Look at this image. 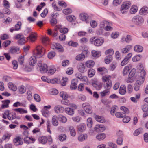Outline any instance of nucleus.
Returning <instances> with one entry per match:
<instances>
[{"label": "nucleus", "mask_w": 148, "mask_h": 148, "mask_svg": "<svg viewBox=\"0 0 148 148\" xmlns=\"http://www.w3.org/2000/svg\"><path fill=\"white\" fill-rule=\"evenodd\" d=\"M85 58L84 54L82 53L77 55L75 58V59L77 60H83Z\"/></svg>", "instance_id": "bb28decb"}, {"label": "nucleus", "mask_w": 148, "mask_h": 148, "mask_svg": "<svg viewBox=\"0 0 148 148\" xmlns=\"http://www.w3.org/2000/svg\"><path fill=\"white\" fill-rule=\"evenodd\" d=\"M64 110L65 109L64 107L60 105L56 106L54 108L55 112L57 114L63 113Z\"/></svg>", "instance_id": "1a4fd4ad"}, {"label": "nucleus", "mask_w": 148, "mask_h": 148, "mask_svg": "<svg viewBox=\"0 0 148 148\" xmlns=\"http://www.w3.org/2000/svg\"><path fill=\"white\" fill-rule=\"evenodd\" d=\"M140 15H145L148 13V7L146 6L143 7L139 11Z\"/></svg>", "instance_id": "ddd939ff"}, {"label": "nucleus", "mask_w": 148, "mask_h": 148, "mask_svg": "<svg viewBox=\"0 0 148 148\" xmlns=\"http://www.w3.org/2000/svg\"><path fill=\"white\" fill-rule=\"evenodd\" d=\"M130 3L129 2H127L124 3L121 5V6L123 8L127 10L130 7Z\"/></svg>", "instance_id": "c9c22d12"}, {"label": "nucleus", "mask_w": 148, "mask_h": 148, "mask_svg": "<svg viewBox=\"0 0 148 148\" xmlns=\"http://www.w3.org/2000/svg\"><path fill=\"white\" fill-rule=\"evenodd\" d=\"M143 132V129L142 128H140L136 130L134 133V135L135 136H136L142 133Z\"/></svg>", "instance_id": "de8ad7c7"}, {"label": "nucleus", "mask_w": 148, "mask_h": 148, "mask_svg": "<svg viewBox=\"0 0 148 148\" xmlns=\"http://www.w3.org/2000/svg\"><path fill=\"white\" fill-rule=\"evenodd\" d=\"M132 21L136 25L140 26L144 22V20L142 17L137 16L133 18L132 19Z\"/></svg>", "instance_id": "f03ea898"}, {"label": "nucleus", "mask_w": 148, "mask_h": 148, "mask_svg": "<svg viewBox=\"0 0 148 148\" xmlns=\"http://www.w3.org/2000/svg\"><path fill=\"white\" fill-rule=\"evenodd\" d=\"M38 140L40 143L45 144L47 143L48 139L45 136H41L38 138Z\"/></svg>", "instance_id": "a211bd4d"}, {"label": "nucleus", "mask_w": 148, "mask_h": 148, "mask_svg": "<svg viewBox=\"0 0 148 148\" xmlns=\"http://www.w3.org/2000/svg\"><path fill=\"white\" fill-rule=\"evenodd\" d=\"M130 70V69L129 67L127 66H125L122 71L123 75L125 76L127 75Z\"/></svg>", "instance_id": "e433bc0d"}, {"label": "nucleus", "mask_w": 148, "mask_h": 148, "mask_svg": "<svg viewBox=\"0 0 148 148\" xmlns=\"http://www.w3.org/2000/svg\"><path fill=\"white\" fill-rule=\"evenodd\" d=\"M141 57L142 56L140 55L136 56L132 58V60L134 62L138 61L141 59Z\"/></svg>", "instance_id": "49530a36"}, {"label": "nucleus", "mask_w": 148, "mask_h": 148, "mask_svg": "<svg viewBox=\"0 0 148 148\" xmlns=\"http://www.w3.org/2000/svg\"><path fill=\"white\" fill-rule=\"evenodd\" d=\"M92 56L95 57H98L101 55V52L99 51H93L92 52Z\"/></svg>", "instance_id": "c03bdc74"}, {"label": "nucleus", "mask_w": 148, "mask_h": 148, "mask_svg": "<svg viewBox=\"0 0 148 148\" xmlns=\"http://www.w3.org/2000/svg\"><path fill=\"white\" fill-rule=\"evenodd\" d=\"M112 60V56L111 55H109L107 56L105 58V62L106 64L110 63Z\"/></svg>", "instance_id": "7c9ffc66"}, {"label": "nucleus", "mask_w": 148, "mask_h": 148, "mask_svg": "<svg viewBox=\"0 0 148 148\" xmlns=\"http://www.w3.org/2000/svg\"><path fill=\"white\" fill-rule=\"evenodd\" d=\"M45 109L43 108L41 110L42 115L45 117H47L49 114V111H45Z\"/></svg>", "instance_id": "680f3d73"}, {"label": "nucleus", "mask_w": 148, "mask_h": 148, "mask_svg": "<svg viewBox=\"0 0 148 148\" xmlns=\"http://www.w3.org/2000/svg\"><path fill=\"white\" fill-rule=\"evenodd\" d=\"M26 41L25 39V38L23 37L19 39L18 41V42L19 44L20 45H22L24 44L25 42Z\"/></svg>", "instance_id": "13d9d810"}, {"label": "nucleus", "mask_w": 148, "mask_h": 148, "mask_svg": "<svg viewBox=\"0 0 148 148\" xmlns=\"http://www.w3.org/2000/svg\"><path fill=\"white\" fill-rule=\"evenodd\" d=\"M85 126L84 124H80L78 126V129L79 131L82 132L84 130Z\"/></svg>", "instance_id": "864d4df0"}, {"label": "nucleus", "mask_w": 148, "mask_h": 148, "mask_svg": "<svg viewBox=\"0 0 148 148\" xmlns=\"http://www.w3.org/2000/svg\"><path fill=\"white\" fill-rule=\"evenodd\" d=\"M119 92L122 95H124L126 93V86L125 85L121 86L119 90Z\"/></svg>", "instance_id": "aec40b11"}, {"label": "nucleus", "mask_w": 148, "mask_h": 148, "mask_svg": "<svg viewBox=\"0 0 148 148\" xmlns=\"http://www.w3.org/2000/svg\"><path fill=\"white\" fill-rule=\"evenodd\" d=\"M93 122L92 119L91 118H89L87 120V125L89 128H90L92 125Z\"/></svg>", "instance_id": "79ce46f5"}, {"label": "nucleus", "mask_w": 148, "mask_h": 148, "mask_svg": "<svg viewBox=\"0 0 148 148\" xmlns=\"http://www.w3.org/2000/svg\"><path fill=\"white\" fill-rule=\"evenodd\" d=\"M56 69L55 68L50 69H47L46 73L50 75H52L56 71Z\"/></svg>", "instance_id": "a19ab883"}, {"label": "nucleus", "mask_w": 148, "mask_h": 148, "mask_svg": "<svg viewBox=\"0 0 148 148\" xmlns=\"http://www.w3.org/2000/svg\"><path fill=\"white\" fill-rule=\"evenodd\" d=\"M50 22L52 26H54L57 23V20L54 18H52L50 20Z\"/></svg>", "instance_id": "69168bd1"}, {"label": "nucleus", "mask_w": 148, "mask_h": 148, "mask_svg": "<svg viewBox=\"0 0 148 148\" xmlns=\"http://www.w3.org/2000/svg\"><path fill=\"white\" fill-rule=\"evenodd\" d=\"M68 45L69 46L74 47H76L78 45V44L77 42H74L72 41L69 42L68 43Z\"/></svg>", "instance_id": "338daca9"}, {"label": "nucleus", "mask_w": 148, "mask_h": 148, "mask_svg": "<svg viewBox=\"0 0 148 148\" xmlns=\"http://www.w3.org/2000/svg\"><path fill=\"white\" fill-rule=\"evenodd\" d=\"M132 40V37L130 35H128L126 37H123L121 39V42L124 43L125 41L127 43H129Z\"/></svg>", "instance_id": "f8f14e48"}, {"label": "nucleus", "mask_w": 148, "mask_h": 148, "mask_svg": "<svg viewBox=\"0 0 148 148\" xmlns=\"http://www.w3.org/2000/svg\"><path fill=\"white\" fill-rule=\"evenodd\" d=\"M132 46L127 45L125 47L123 48L121 50V52L123 53H126L128 52L132 49Z\"/></svg>", "instance_id": "4468645a"}, {"label": "nucleus", "mask_w": 148, "mask_h": 148, "mask_svg": "<svg viewBox=\"0 0 148 148\" xmlns=\"http://www.w3.org/2000/svg\"><path fill=\"white\" fill-rule=\"evenodd\" d=\"M58 118L60 122L63 123H65L67 121L66 118L64 116L61 115H58Z\"/></svg>", "instance_id": "4be33fe9"}, {"label": "nucleus", "mask_w": 148, "mask_h": 148, "mask_svg": "<svg viewBox=\"0 0 148 148\" xmlns=\"http://www.w3.org/2000/svg\"><path fill=\"white\" fill-rule=\"evenodd\" d=\"M64 110L66 113L69 115H72L74 113V109L70 108H66Z\"/></svg>", "instance_id": "412c9836"}, {"label": "nucleus", "mask_w": 148, "mask_h": 148, "mask_svg": "<svg viewBox=\"0 0 148 148\" xmlns=\"http://www.w3.org/2000/svg\"><path fill=\"white\" fill-rule=\"evenodd\" d=\"M8 119L12 120L16 118V114L14 112L10 113L8 118Z\"/></svg>", "instance_id": "393cba45"}, {"label": "nucleus", "mask_w": 148, "mask_h": 148, "mask_svg": "<svg viewBox=\"0 0 148 148\" xmlns=\"http://www.w3.org/2000/svg\"><path fill=\"white\" fill-rule=\"evenodd\" d=\"M95 71L94 69H90L88 71V75L90 77H91L95 74Z\"/></svg>", "instance_id": "ea45409f"}, {"label": "nucleus", "mask_w": 148, "mask_h": 148, "mask_svg": "<svg viewBox=\"0 0 148 148\" xmlns=\"http://www.w3.org/2000/svg\"><path fill=\"white\" fill-rule=\"evenodd\" d=\"M118 107L116 106H113L111 109L110 113L111 114L114 115L115 114V112L116 111V110L117 109Z\"/></svg>", "instance_id": "603ef678"}, {"label": "nucleus", "mask_w": 148, "mask_h": 148, "mask_svg": "<svg viewBox=\"0 0 148 148\" xmlns=\"http://www.w3.org/2000/svg\"><path fill=\"white\" fill-rule=\"evenodd\" d=\"M111 76L109 75H105L103 77L102 80L104 83L108 82L109 81H111L110 80Z\"/></svg>", "instance_id": "4c0bfd02"}, {"label": "nucleus", "mask_w": 148, "mask_h": 148, "mask_svg": "<svg viewBox=\"0 0 148 148\" xmlns=\"http://www.w3.org/2000/svg\"><path fill=\"white\" fill-rule=\"evenodd\" d=\"M14 110L17 112H19L21 114L23 113H27V111L22 108H18L15 109Z\"/></svg>", "instance_id": "f704fd0d"}, {"label": "nucleus", "mask_w": 148, "mask_h": 148, "mask_svg": "<svg viewBox=\"0 0 148 148\" xmlns=\"http://www.w3.org/2000/svg\"><path fill=\"white\" fill-rule=\"evenodd\" d=\"M78 80L77 79H73L71 81V83L70 86V88L71 90H75L77 87Z\"/></svg>", "instance_id": "9d476101"}, {"label": "nucleus", "mask_w": 148, "mask_h": 148, "mask_svg": "<svg viewBox=\"0 0 148 148\" xmlns=\"http://www.w3.org/2000/svg\"><path fill=\"white\" fill-rule=\"evenodd\" d=\"M60 95L63 99H66L68 97L66 93L64 92H61L60 93Z\"/></svg>", "instance_id": "3c124183"}, {"label": "nucleus", "mask_w": 148, "mask_h": 148, "mask_svg": "<svg viewBox=\"0 0 148 148\" xmlns=\"http://www.w3.org/2000/svg\"><path fill=\"white\" fill-rule=\"evenodd\" d=\"M104 41V39L103 38H99L94 40L92 42L95 46H99L103 44Z\"/></svg>", "instance_id": "39448f33"}, {"label": "nucleus", "mask_w": 148, "mask_h": 148, "mask_svg": "<svg viewBox=\"0 0 148 148\" xmlns=\"http://www.w3.org/2000/svg\"><path fill=\"white\" fill-rule=\"evenodd\" d=\"M18 63L17 61L15 60H14L12 61V64L14 69H17L18 67Z\"/></svg>", "instance_id": "4d7b16f0"}, {"label": "nucleus", "mask_w": 148, "mask_h": 148, "mask_svg": "<svg viewBox=\"0 0 148 148\" xmlns=\"http://www.w3.org/2000/svg\"><path fill=\"white\" fill-rule=\"evenodd\" d=\"M78 69L79 71L81 73H84L86 71L84 65L83 63H81L79 65Z\"/></svg>", "instance_id": "cd10ccee"}, {"label": "nucleus", "mask_w": 148, "mask_h": 148, "mask_svg": "<svg viewBox=\"0 0 148 148\" xmlns=\"http://www.w3.org/2000/svg\"><path fill=\"white\" fill-rule=\"evenodd\" d=\"M120 109L124 112V114H129L130 113V111L128 108L125 106H121L120 108Z\"/></svg>", "instance_id": "6e6d98bb"}, {"label": "nucleus", "mask_w": 148, "mask_h": 148, "mask_svg": "<svg viewBox=\"0 0 148 148\" xmlns=\"http://www.w3.org/2000/svg\"><path fill=\"white\" fill-rule=\"evenodd\" d=\"M9 52L12 54L18 53H19V48L15 46L11 47L9 50Z\"/></svg>", "instance_id": "0eeeda50"}, {"label": "nucleus", "mask_w": 148, "mask_h": 148, "mask_svg": "<svg viewBox=\"0 0 148 148\" xmlns=\"http://www.w3.org/2000/svg\"><path fill=\"white\" fill-rule=\"evenodd\" d=\"M2 102L3 103V104L1 106V108H5L9 107V104L10 103V101L9 100H5L2 101Z\"/></svg>", "instance_id": "f3484780"}, {"label": "nucleus", "mask_w": 148, "mask_h": 148, "mask_svg": "<svg viewBox=\"0 0 148 148\" xmlns=\"http://www.w3.org/2000/svg\"><path fill=\"white\" fill-rule=\"evenodd\" d=\"M136 73V69H132L130 71L129 75V77L127 80L126 82L127 83L132 82L133 80L132 78L133 77Z\"/></svg>", "instance_id": "423d86ee"}, {"label": "nucleus", "mask_w": 148, "mask_h": 148, "mask_svg": "<svg viewBox=\"0 0 148 148\" xmlns=\"http://www.w3.org/2000/svg\"><path fill=\"white\" fill-rule=\"evenodd\" d=\"M82 106L85 112L91 114L92 110L91 106L87 103H85L82 104Z\"/></svg>", "instance_id": "20e7f679"}, {"label": "nucleus", "mask_w": 148, "mask_h": 148, "mask_svg": "<svg viewBox=\"0 0 148 148\" xmlns=\"http://www.w3.org/2000/svg\"><path fill=\"white\" fill-rule=\"evenodd\" d=\"M138 10L137 6H132L130 10V12L132 14L135 13Z\"/></svg>", "instance_id": "37998d69"}, {"label": "nucleus", "mask_w": 148, "mask_h": 148, "mask_svg": "<svg viewBox=\"0 0 148 148\" xmlns=\"http://www.w3.org/2000/svg\"><path fill=\"white\" fill-rule=\"evenodd\" d=\"M106 137L105 134L104 133L98 134L96 136L97 139L100 140L104 139Z\"/></svg>", "instance_id": "c756f323"}, {"label": "nucleus", "mask_w": 148, "mask_h": 148, "mask_svg": "<svg viewBox=\"0 0 148 148\" xmlns=\"http://www.w3.org/2000/svg\"><path fill=\"white\" fill-rule=\"evenodd\" d=\"M60 82V79L55 78L52 79H50L49 81V83H51L52 84H59Z\"/></svg>", "instance_id": "473e14b6"}, {"label": "nucleus", "mask_w": 148, "mask_h": 148, "mask_svg": "<svg viewBox=\"0 0 148 148\" xmlns=\"http://www.w3.org/2000/svg\"><path fill=\"white\" fill-rule=\"evenodd\" d=\"M95 64L94 62L92 60H89L86 62L85 65L88 68H91L94 66Z\"/></svg>", "instance_id": "6ab92c4d"}, {"label": "nucleus", "mask_w": 148, "mask_h": 148, "mask_svg": "<svg viewBox=\"0 0 148 148\" xmlns=\"http://www.w3.org/2000/svg\"><path fill=\"white\" fill-rule=\"evenodd\" d=\"M97 71H99L102 72L103 73H107V70L104 67H100L97 69Z\"/></svg>", "instance_id": "052dcab7"}, {"label": "nucleus", "mask_w": 148, "mask_h": 148, "mask_svg": "<svg viewBox=\"0 0 148 148\" xmlns=\"http://www.w3.org/2000/svg\"><path fill=\"white\" fill-rule=\"evenodd\" d=\"M110 92L109 90L106 89V90L101 92H100V95L102 97H103L108 95L110 93Z\"/></svg>", "instance_id": "a18cd8bd"}, {"label": "nucleus", "mask_w": 148, "mask_h": 148, "mask_svg": "<svg viewBox=\"0 0 148 148\" xmlns=\"http://www.w3.org/2000/svg\"><path fill=\"white\" fill-rule=\"evenodd\" d=\"M104 88L109 90L112 86V81H109L108 82L104 83Z\"/></svg>", "instance_id": "5701e85b"}, {"label": "nucleus", "mask_w": 148, "mask_h": 148, "mask_svg": "<svg viewBox=\"0 0 148 148\" xmlns=\"http://www.w3.org/2000/svg\"><path fill=\"white\" fill-rule=\"evenodd\" d=\"M95 118L97 121L101 123H103L105 121V120L104 118L100 116L96 115Z\"/></svg>", "instance_id": "b1692460"}, {"label": "nucleus", "mask_w": 148, "mask_h": 148, "mask_svg": "<svg viewBox=\"0 0 148 148\" xmlns=\"http://www.w3.org/2000/svg\"><path fill=\"white\" fill-rule=\"evenodd\" d=\"M80 19L83 21H85L86 23H89L88 21V15L85 13H82L80 15Z\"/></svg>", "instance_id": "9b49d317"}, {"label": "nucleus", "mask_w": 148, "mask_h": 148, "mask_svg": "<svg viewBox=\"0 0 148 148\" xmlns=\"http://www.w3.org/2000/svg\"><path fill=\"white\" fill-rule=\"evenodd\" d=\"M87 138V134H82L78 136V140L80 141H82L86 139Z\"/></svg>", "instance_id": "2f4dec72"}, {"label": "nucleus", "mask_w": 148, "mask_h": 148, "mask_svg": "<svg viewBox=\"0 0 148 148\" xmlns=\"http://www.w3.org/2000/svg\"><path fill=\"white\" fill-rule=\"evenodd\" d=\"M62 82H61V85L64 86L66 85V82L68 80V79L66 77H63L62 79Z\"/></svg>", "instance_id": "e2e57ef3"}, {"label": "nucleus", "mask_w": 148, "mask_h": 148, "mask_svg": "<svg viewBox=\"0 0 148 148\" xmlns=\"http://www.w3.org/2000/svg\"><path fill=\"white\" fill-rule=\"evenodd\" d=\"M63 13L66 15L68 14L71 13L72 12V10L70 8H67L64 10L63 11Z\"/></svg>", "instance_id": "bf43d9fd"}, {"label": "nucleus", "mask_w": 148, "mask_h": 148, "mask_svg": "<svg viewBox=\"0 0 148 148\" xmlns=\"http://www.w3.org/2000/svg\"><path fill=\"white\" fill-rule=\"evenodd\" d=\"M69 129L71 135L73 136H74L76 135V132L73 127L71 126L69 127Z\"/></svg>", "instance_id": "09e8293b"}, {"label": "nucleus", "mask_w": 148, "mask_h": 148, "mask_svg": "<svg viewBox=\"0 0 148 148\" xmlns=\"http://www.w3.org/2000/svg\"><path fill=\"white\" fill-rule=\"evenodd\" d=\"M56 55V53L55 52L51 51L49 52L48 55V57L49 59H51L53 58Z\"/></svg>", "instance_id": "0e129e2a"}, {"label": "nucleus", "mask_w": 148, "mask_h": 148, "mask_svg": "<svg viewBox=\"0 0 148 148\" xmlns=\"http://www.w3.org/2000/svg\"><path fill=\"white\" fill-rule=\"evenodd\" d=\"M37 66L40 68L39 70L42 73H46L48 69L47 66L45 64H42L41 60H39Z\"/></svg>", "instance_id": "7ed1b4c3"}, {"label": "nucleus", "mask_w": 148, "mask_h": 148, "mask_svg": "<svg viewBox=\"0 0 148 148\" xmlns=\"http://www.w3.org/2000/svg\"><path fill=\"white\" fill-rule=\"evenodd\" d=\"M57 116H53L52 117V122L53 125L56 126L58 125V122L57 119Z\"/></svg>", "instance_id": "c85d7f7f"}, {"label": "nucleus", "mask_w": 148, "mask_h": 148, "mask_svg": "<svg viewBox=\"0 0 148 148\" xmlns=\"http://www.w3.org/2000/svg\"><path fill=\"white\" fill-rule=\"evenodd\" d=\"M36 39V35L35 34L32 32L29 36L27 37V39L31 42H34Z\"/></svg>", "instance_id": "2eb2a0df"}, {"label": "nucleus", "mask_w": 148, "mask_h": 148, "mask_svg": "<svg viewBox=\"0 0 148 148\" xmlns=\"http://www.w3.org/2000/svg\"><path fill=\"white\" fill-rule=\"evenodd\" d=\"M144 77H140L139 79L136 81L135 84L140 86V85L144 82Z\"/></svg>", "instance_id": "58836bf2"}, {"label": "nucleus", "mask_w": 148, "mask_h": 148, "mask_svg": "<svg viewBox=\"0 0 148 148\" xmlns=\"http://www.w3.org/2000/svg\"><path fill=\"white\" fill-rule=\"evenodd\" d=\"M66 19L68 21L71 22L75 20V18L73 15H69L67 16Z\"/></svg>", "instance_id": "5fc2aeb1"}, {"label": "nucleus", "mask_w": 148, "mask_h": 148, "mask_svg": "<svg viewBox=\"0 0 148 148\" xmlns=\"http://www.w3.org/2000/svg\"><path fill=\"white\" fill-rule=\"evenodd\" d=\"M92 85L97 90H100L101 88L102 87V84L96 80H93L92 81Z\"/></svg>", "instance_id": "6e6552de"}, {"label": "nucleus", "mask_w": 148, "mask_h": 148, "mask_svg": "<svg viewBox=\"0 0 148 148\" xmlns=\"http://www.w3.org/2000/svg\"><path fill=\"white\" fill-rule=\"evenodd\" d=\"M8 86L9 88L13 91H15L17 90L16 86L13 84L12 83H9L8 84Z\"/></svg>", "instance_id": "a878e982"}, {"label": "nucleus", "mask_w": 148, "mask_h": 148, "mask_svg": "<svg viewBox=\"0 0 148 148\" xmlns=\"http://www.w3.org/2000/svg\"><path fill=\"white\" fill-rule=\"evenodd\" d=\"M122 0H114L113 4L114 6H117L121 3Z\"/></svg>", "instance_id": "774afa93"}, {"label": "nucleus", "mask_w": 148, "mask_h": 148, "mask_svg": "<svg viewBox=\"0 0 148 148\" xmlns=\"http://www.w3.org/2000/svg\"><path fill=\"white\" fill-rule=\"evenodd\" d=\"M66 136L64 134H62L59 136L58 139L61 141H63L66 139Z\"/></svg>", "instance_id": "8fccbe9b"}, {"label": "nucleus", "mask_w": 148, "mask_h": 148, "mask_svg": "<svg viewBox=\"0 0 148 148\" xmlns=\"http://www.w3.org/2000/svg\"><path fill=\"white\" fill-rule=\"evenodd\" d=\"M134 50L137 52H141L143 50V47L139 45H136L134 48Z\"/></svg>", "instance_id": "72a5a7b5"}, {"label": "nucleus", "mask_w": 148, "mask_h": 148, "mask_svg": "<svg viewBox=\"0 0 148 148\" xmlns=\"http://www.w3.org/2000/svg\"><path fill=\"white\" fill-rule=\"evenodd\" d=\"M45 50L41 46L38 45L36 48V50L34 55L29 58V63L30 65L34 66L36 62V58H39L42 57L44 54L43 50Z\"/></svg>", "instance_id": "f257e3e1"}, {"label": "nucleus", "mask_w": 148, "mask_h": 148, "mask_svg": "<svg viewBox=\"0 0 148 148\" xmlns=\"http://www.w3.org/2000/svg\"><path fill=\"white\" fill-rule=\"evenodd\" d=\"M14 143L16 145H22L23 144V142L21 138L20 137H18L14 139L13 140Z\"/></svg>", "instance_id": "dca6fc26"}]
</instances>
